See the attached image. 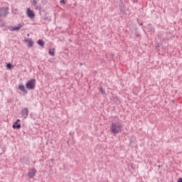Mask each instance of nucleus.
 Here are the masks:
<instances>
[{"instance_id": "obj_1", "label": "nucleus", "mask_w": 182, "mask_h": 182, "mask_svg": "<svg viewBox=\"0 0 182 182\" xmlns=\"http://www.w3.org/2000/svg\"><path fill=\"white\" fill-rule=\"evenodd\" d=\"M122 129H123V124L120 122H112L109 130L112 134H119V133H122Z\"/></svg>"}, {"instance_id": "obj_2", "label": "nucleus", "mask_w": 182, "mask_h": 182, "mask_svg": "<svg viewBox=\"0 0 182 182\" xmlns=\"http://www.w3.org/2000/svg\"><path fill=\"white\" fill-rule=\"evenodd\" d=\"M36 86V80L32 79L28 80L26 84V87L29 90H33Z\"/></svg>"}, {"instance_id": "obj_3", "label": "nucleus", "mask_w": 182, "mask_h": 182, "mask_svg": "<svg viewBox=\"0 0 182 182\" xmlns=\"http://www.w3.org/2000/svg\"><path fill=\"white\" fill-rule=\"evenodd\" d=\"M8 11H9V8L2 7L0 9V16H6L8 15Z\"/></svg>"}, {"instance_id": "obj_4", "label": "nucleus", "mask_w": 182, "mask_h": 182, "mask_svg": "<svg viewBox=\"0 0 182 182\" xmlns=\"http://www.w3.org/2000/svg\"><path fill=\"white\" fill-rule=\"evenodd\" d=\"M21 116H22V117H24V119H26V117H28V116H29V110L28 109V108L22 109Z\"/></svg>"}, {"instance_id": "obj_5", "label": "nucleus", "mask_w": 182, "mask_h": 182, "mask_svg": "<svg viewBox=\"0 0 182 182\" xmlns=\"http://www.w3.org/2000/svg\"><path fill=\"white\" fill-rule=\"evenodd\" d=\"M22 27V24L18 23V26L16 27H14V26H11L9 28V31H11V32H14L16 31V32H18L21 28Z\"/></svg>"}, {"instance_id": "obj_6", "label": "nucleus", "mask_w": 182, "mask_h": 182, "mask_svg": "<svg viewBox=\"0 0 182 182\" xmlns=\"http://www.w3.org/2000/svg\"><path fill=\"white\" fill-rule=\"evenodd\" d=\"M36 169L35 168L31 169L28 173V177L29 178H33V176H36Z\"/></svg>"}, {"instance_id": "obj_7", "label": "nucleus", "mask_w": 182, "mask_h": 182, "mask_svg": "<svg viewBox=\"0 0 182 182\" xmlns=\"http://www.w3.org/2000/svg\"><path fill=\"white\" fill-rule=\"evenodd\" d=\"M27 16L31 19H33L35 18V13L31 9H27Z\"/></svg>"}, {"instance_id": "obj_8", "label": "nucleus", "mask_w": 182, "mask_h": 182, "mask_svg": "<svg viewBox=\"0 0 182 182\" xmlns=\"http://www.w3.org/2000/svg\"><path fill=\"white\" fill-rule=\"evenodd\" d=\"M33 5L35 9H36V11H41V4L38 5V2L36 1V0H33Z\"/></svg>"}, {"instance_id": "obj_9", "label": "nucleus", "mask_w": 182, "mask_h": 182, "mask_svg": "<svg viewBox=\"0 0 182 182\" xmlns=\"http://www.w3.org/2000/svg\"><path fill=\"white\" fill-rule=\"evenodd\" d=\"M18 88L21 92H23V93H28V91L25 89V86L23 85H18Z\"/></svg>"}, {"instance_id": "obj_10", "label": "nucleus", "mask_w": 182, "mask_h": 182, "mask_svg": "<svg viewBox=\"0 0 182 182\" xmlns=\"http://www.w3.org/2000/svg\"><path fill=\"white\" fill-rule=\"evenodd\" d=\"M38 45H39V46H41V48H45V42L43 41V40L40 39L37 41Z\"/></svg>"}, {"instance_id": "obj_11", "label": "nucleus", "mask_w": 182, "mask_h": 182, "mask_svg": "<svg viewBox=\"0 0 182 182\" xmlns=\"http://www.w3.org/2000/svg\"><path fill=\"white\" fill-rule=\"evenodd\" d=\"M25 42H27L28 43V46L30 48H32V46H33V41L29 40V39H26Z\"/></svg>"}, {"instance_id": "obj_12", "label": "nucleus", "mask_w": 182, "mask_h": 182, "mask_svg": "<svg viewBox=\"0 0 182 182\" xmlns=\"http://www.w3.org/2000/svg\"><path fill=\"white\" fill-rule=\"evenodd\" d=\"M13 129H19L21 128V124H18V122H15L12 126Z\"/></svg>"}, {"instance_id": "obj_13", "label": "nucleus", "mask_w": 182, "mask_h": 182, "mask_svg": "<svg viewBox=\"0 0 182 182\" xmlns=\"http://www.w3.org/2000/svg\"><path fill=\"white\" fill-rule=\"evenodd\" d=\"M48 53L51 56H55V48L50 49Z\"/></svg>"}, {"instance_id": "obj_14", "label": "nucleus", "mask_w": 182, "mask_h": 182, "mask_svg": "<svg viewBox=\"0 0 182 182\" xmlns=\"http://www.w3.org/2000/svg\"><path fill=\"white\" fill-rule=\"evenodd\" d=\"M44 21H46L47 22H50V21H52V17L46 16V17H44Z\"/></svg>"}, {"instance_id": "obj_15", "label": "nucleus", "mask_w": 182, "mask_h": 182, "mask_svg": "<svg viewBox=\"0 0 182 182\" xmlns=\"http://www.w3.org/2000/svg\"><path fill=\"white\" fill-rule=\"evenodd\" d=\"M99 92L102 93V95H106V92L105 91V89L102 88V87H100Z\"/></svg>"}, {"instance_id": "obj_16", "label": "nucleus", "mask_w": 182, "mask_h": 182, "mask_svg": "<svg viewBox=\"0 0 182 182\" xmlns=\"http://www.w3.org/2000/svg\"><path fill=\"white\" fill-rule=\"evenodd\" d=\"M6 68H7L8 69H12V68H14V66L12 65V64H11V63H7V65H6Z\"/></svg>"}, {"instance_id": "obj_17", "label": "nucleus", "mask_w": 182, "mask_h": 182, "mask_svg": "<svg viewBox=\"0 0 182 182\" xmlns=\"http://www.w3.org/2000/svg\"><path fill=\"white\" fill-rule=\"evenodd\" d=\"M60 3H61V4H63L64 5H65V4H66V2L65 1V0H62V1H60Z\"/></svg>"}, {"instance_id": "obj_18", "label": "nucleus", "mask_w": 182, "mask_h": 182, "mask_svg": "<svg viewBox=\"0 0 182 182\" xmlns=\"http://www.w3.org/2000/svg\"><path fill=\"white\" fill-rule=\"evenodd\" d=\"M178 182H182V178H179Z\"/></svg>"}, {"instance_id": "obj_19", "label": "nucleus", "mask_w": 182, "mask_h": 182, "mask_svg": "<svg viewBox=\"0 0 182 182\" xmlns=\"http://www.w3.org/2000/svg\"><path fill=\"white\" fill-rule=\"evenodd\" d=\"M21 122V119H17L16 122Z\"/></svg>"}, {"instance_id": "obj_20", "label": "nucleus", "mask_w": 182, "mask_h": 182, "mask_svg": "<svg viewBox=\"0 0 182 182\" xmlns=\"http://www.w3.org/2000/svg\"><path fill=\"white\" fill-rule=\"evenodd\" d=\"M136 36L139 37V36H140V35L139 34H136Z\"/></svg>"}, {"instance_id": "obj_21", "label": "nucleus", "mask_w": 182, "mask_h": 182, "mask_svg": "<svg viewBox=\"0 0 182 182\" xmlns=\"http://www.w3.org/2000/svg\"><path fill=\"white\" fill-rule=\"evenodd\" d=\"M2 20L0 19V23L1 22Z\"/></svg>"}]
</instances>
